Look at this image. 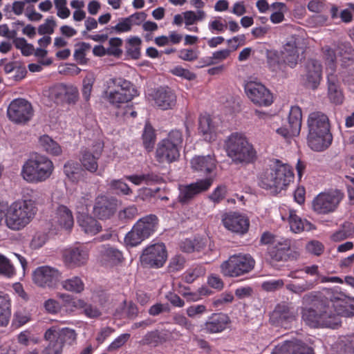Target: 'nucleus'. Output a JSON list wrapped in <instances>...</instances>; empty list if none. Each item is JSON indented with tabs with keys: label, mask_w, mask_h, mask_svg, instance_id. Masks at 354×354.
I'll list each match as a JSON object with an SVG mask.
<instances>
[{
	"label": "nucleus",
	"mask_w": 354,
	"mask_h": 354,
	"mask_svg": "<svg viewBox=\"0 0 354 354\" xmlns=\"http://www.w3.org/2000/svg\"><path fill=\"white\" fill-rule=\"evenodd\" d=\"M301 319L313 328H328L335 329L341 326V317L333 304L328 300L321 302L317 309L305 306L301 309Z\"/></svg>",
	"instance_id": "obj_1"
},
{
	"label": "nucleus",
	"mask_w": 354,
	"mask_h": 354,
	"mask_svg": "<svg viewBox=\"0 0 354 354\" xmlns=\"http://www.w3.org/2000/svg\"><path fill=\"white\" fill-rule=\"evenodd\" d=\"M307 125L308 146L315 151L327 149L333 140L328 117L321 111L312 112L308 115Z\"/></svg>",
	"instance_id": "obj_2"
},
{
	"label": "nucleus",
	"mask_w": 354,
	"mask_h": 354,
	"mask_svg": "<svg viewBox=\"0 0 354 354\" xmlns=\"http://www.w3.org/2000/svg\"><path fill=\"white\" fill-rule=\"evenodd\" d=\"M294 179L292 167L275 160L274 164L265 169L258 176L259 186L273 194L285 189Z\"/></svg>",
	"instance_id": "obj_3"
},
{
	"label": "nucleus",
	"mask_w": 354,
	"mask_h": 354,
	"mask_svg": "<svg viewBox=\"0 0 354 354\" xmlns=\"http://www.w3.org/2000/svg\"><path fill=\"white\" fill-rule=\"evenodd\" d=\"M227 156L235 165H245L257 159V151L246 136L241 133L230 134L225 141Z\"/></svg>",
	"instance_id": "obj_4"
},
{
	"label": "nucleus",
	"mask_w": 354,
	"mask_h": 354,
	"mask_svg": "<svg viewBox=\"0 0 354 354\" xmlns=\"http://www.w3.org/2000/svg\"><path fill=\"white\" fill-rule=\"evenodd\" d=\"M37 209L32 200H19L7 206L5 223L12 230H21L30 223Z\"/></svg>",
	"instance_id": "obj_5"
},
{
	"label": "nucleus",
	"mask_w": 354,
	"mask_h": 354,
	"mask_svg": "<svg viewBox=\"0 0 354 354\" xmlns=\"http://www.w3.org/2000/svg\"><path fill=\"white\" fill-rule=\"evenodd\" d=\"M53 171V162L48 157L36 155L24 163L21 176L27 183L37 184L48 180Z\"/></svg>",
	"instance_id": "obj_6"
},
{
	"label": "nucleus",
	"mask_w": 354,
	"mask_h": 354,
	"mask_svg": "<svg viewBox=\"0 0 354 354\" xmlns=\"http://www.w3.org/2000/svg\"><path fill=\"white\" fill-rule=\"evenodd\" d=\"M138 95L133 84L123 78H111L107 81V88L104 92L105 100L115 108L130 102Z\"/></svg>",
	"instance_id": "obj_7"
},
{
	"label": "nucleus",
	"mask_w": 354,
	"mask_h": 354,
	"mask_svg": "<svg viewBox=\"0 0 354 354\" xmlns=\"http://www.w3.org/2000/svg\"><path fill=\"white\" fill-rule=\"evenodd\" d=\"M183 142L182 132L177 129L171 130L157 145L155 156L156 161L160 164H171L178 160Z\"/></svg>",
	"instance_id": "obj_8"
},
{
	"label": "nucleus",
	"mask_w": 354,
	"mask_h": 354,
	"mask_svg": "<svg viewBox=\"0 0 354 354\" xmlns=\"http://www.w3.org/2000/svg\"><path fill=\"white\" fill-rule=\"evenodd\" d=\"M158 227V218L155 214H149L140 218L133 225L124 237L127 245L135 247L151 236Z\"/></svg>",
	"instance_id": "obj_9"
},
{
	"label": "nucleus",
	"mask_w": 354,
	"mask_h": 354,
	"mask_svg": "<svg viewBox=\"0 0 354 354\" xmlns=\"http://www.w3.org/2000/svg\"><path fill=\"white\" fill-rule=\"evenodd\" d=\"M255 261L248 254H234L223 261L220 266L221 273L229 277H239L251 272Z\"/></svg>",
	"instance_id": "obj_10"
},
{
	"label": "nucleus",
	"mask_w": 354,
	"mask_h": 354,
	"mask_svg": "<svg viewBox=\"0 0 354 354\" xmlns=\"http://www.w3.org/2000/svg\"><path fill=\"white\" fill-rule=\"evenodd\" d=\"M343 198L344 194L337 189L322 192L313 199V209L319 214L332 213L337 209Z\"/></svg>",
	"instance_id": "obj_11"
},
{
	"label": "nucleus",
	"mask_w": 354,
	"mask_h": 354,
	"mask_svg": "<svg viewBox=\"0 0 354 354\" xmlns=\"http://www.w3.org/2000/svg\"><path fill=\"white\" fill-rule=\"evenodd\" d=\"M33 114L32 104L24 98L13 100L7 109L8 119L16 124H26L32 119Z\"/></svg>",
	"instance_id": "obj_12"
},
{
	"label": "nucleus",
	"mask_w": 354,
	"mask_h": 354,
	"mask_svg": "<svg viewBox=\"0 0 354 354\" xmlns=\"http://www.w3.org/2000/svg\"><path fill=\"white\" fill-rule=\"evenodd\" d=\"M167 259V251L164 243H156L143 250L140 260L141 264L149 268H162Z\"/></svg>",
	"instance_id": "obj_13"
},
{
	"label": "nucleus",
	"mask_w": 354,
	"mask_h": 354,
	"mask_svg": "<svg viewBox=\"0 0 354 354\" xmlns=\"http://www.w3.org/2000/svg\"><path fill=\"white\" fill-rule=\"evenodd\" d=\"M213 183L212 178H206L198 180L195 183L189 185H179L178 202L181 204H188L197 195L209 189Z\"/></svg>",
	"instance_id": "obj_14"
},
{
	"label": "nucleus",
	"mask_w": 354,
	"mask_h": 354,
	"mask_svg": "<svg viewBox=\"0 0 354 354\" xmlns=\"http://www.w3.org/2000/svg\"><path fill=\"white\" fill-rule=\"evenodd\" d=\"M117 208L115 198L104 194H99L95 198L92 214L97 219L106 221L114 216Z\"/></svg>",
	"instance_id": "obj_15"
},
{
	"label": "nucleus",
	"mask_w": 354,
	"mask_h": 354,
	"mask_svg": "<svg viewBox=\"0 0 354 354\" xmlns=\"http://www.w3.org/2000/svg\"><path fill=\"white\" fill-rule=\"evenodd\" d=\"M62 279V272L48 266L37 267L32 272V281L38 286L54 288Z\"/></svg>",
	"instance_id": "obj_16"
},
{
	"label": "nucleus",
	"mask_w": 354,
	"mask_h": 354,
	"mask_svg": "<svg viewBox=\"0 0 354 354\" xmlns=\"http://www.w3.org/2000/svg\"><path fill=\"white\" fill-rule=\"evenodd\" d=\"M244 88L248 97L254 104L268 106L273 102L272 94L261 83L250 81L245 84Z\"/></svg>",
	"instance_id": "obj_17"
},
{
	"label": "nucleus",
	"mask_w": 354,
	"mask_h": 354,
	"mask_svg": "<svg viewBox=\"0 0 354 354\" xmlns=\"http://www.w3.org/2000/svg\"><path fill=\"white\" fill-rule=\"evenodd\" d=\"M49 97L57 104H75L79 97L77 87L58 84L49 89Z\"/></svg>",
	"instance_id": "obj_18"
},
{
	"label": "nucleus",
	"mask_w": 354,
	"mask_h": 354,
	"mask_svg": "<svg viewBox=\"0 0 354 354\" xmlns=\"http://www.w3.org/2000/svg\"><path fill=\"white\" fill-rule=\"evenodd\" d=\"M104 149V143L96 141L91 148L82 150L80 161L82 167L87 171L94 173L97 170V160L101 157Z\"/></svg>",
	"instance_id": "obj_19"
},
{
	"label": "nucleus",
	"mask_w": 354,
	"mask_h": 354,
	"mask_svg": "<svg viewBox=\"0 0 354 354\" xmlns=\"http://www.w3.org/2000/svg\"><path fill=\"white\" fill-rule=\"evenodd\" d=\"M222 223L226 229L239 234H245L250 226L248 216L235 212H230L223 214Z\"/></svg>",
	"instance_id": "obj_20"
},
{
	"label": "nucleus",
	"mask_w": 354,
	"mask_h": 354,
	"mask_svg": "<svg viewBox=\"0 0 354 354\" xmlns=\"http://www.w3.org/2000/svg\"><path fill=\"white\" fill-rule=\"evenodd\" d=\"M301 43V38L292 36L286 40L280 53L283 62L292 68H295L298 63Z\"/></svg>",
	"instance_id": "obj_21"
},
{
	"label": "nucleus",
	"mask_w": 354,
	"mask_h": 354,
	"mask_svg": "<svg viewBox=\"0 0 354 354\" xmlns=\"http://www.w3.org/2000/svg\"><path fill=\"white\" fill-rule=\"evenodd\" d=\"M230 317L224 313H214L201 325V331L206 334L221 333L229 328Z\"/></svg>",
	"instance_id": "obj_22"
},
{
	"label": "nucleus",
	"mask_w": 354,
	"mask_h": 354,
	"mask_svg": "<svg viewBox=\"0 0 354 354\" xmlns=\"http://www.w3.org/2000/svg\"><path fill=\"white\" fill-rule=\"evenodd\" d=\"M322 78V66L319 61L309 59L305 64V74L303 75L306 87L315 90L320 84Z\"/></svg>",
	"instance_id": "obj_23"
},
{
	"label": "nucleus",
	"mask_w": 354,
	"mask_h": 354,
	"mask_svg": "<svg viewBox=\"0 0 354 354\" xmlns=\"http://www.w3.org/2000/svg\"><path fill=\"white\" fill-rule=\"evenodd\" d=\"M296 317L297 313L293 308L288 304L281 303L276 306L271 319L274 323L287 328L296 320Z\"/></svg>",
	"instance_id": "obj_24"
},
{
	"label": "nucleus",
	"mask_w": 354,
	"mask_h": 354,
	"mask_svg": "<svg viewBox=\"0 0 354 354\" xmlns=\"http://www.w3.org/2000/svg\"><path fill=\"white\" fill-rule=\"evenodd\" d=\"M64 263L73 267L84 265L88 259V250L84 246L71 247L64 250L63 254Z\"/></svg>",
	"instance_id": "obj_25"
},
{
	"label": "nucleus",
	"mask_w": 354,
	"mask_h": 354,
	"mask_svg": "<svg viewBox=\"0 0 354 354\" xmlns=\"http://www.w3.org/2000/svg\"><path fill=\"white\" fill-rule=\"evenodd\" d=\"M156 106L162 110L173 109L176 104V95L168 86L160 87L152 95Z\"/></svg>",
	"instance_id": "obj_26"
},
{
	"label": "nucleus",
	"mask_w": 354,
	"mask_h": 354,
	"mask_svg": "<svg viewBox=\"0 0 354 354\" xmlns=\"http://www.w3.org/2000/svg\"><path fill=\"white\" fill-rule=\"evenodd\" d=\"M54 223L60 229L70 232L74 225L72 211L66 205H59L53 218Z\"/></svg>",
	"instance_id": "obj_27"
},
{
	"label": "nucleus",
	"mask_w": 354,
	"mask_h": 354,
	"mask_svg": "<svg viewBox=\"0 0 354 354\" xmlns=\"http://www.w3.org/2000/svg\"><path fill=\"white\" fill-rule=\"evenodd\" d=\"M192 168L204 175L211 174L216 167L214 155L196 156L191 160Z\"/></svg>",
	"instance_id": "obj_28"
},
{
	"label": "nucleus",
	"mask_w": 354,
	"mask_h": 354,
	"mask_svg": "<svg viewBox=\"0 0 354 354\" xmlns=\"http://www.w3.org/2000/svg\"><path fill=\"white\" fill-rule=\"evenodd\" d=\"M327 85V95L330 102L336 105L342 104L344 100V95L336 75L328 73Z\"/></svg>",
	"instance_id": "obj_29"
},
{
	"label": "nucleus",
	"mask_w": 354,
	"mask_h": 354,
	"mask_svg": "<svg viewBox=\"0 0 354 354\" xmlns=\"http://www.w3.org/2000/svg\"><path fill=\"white\" fill-rule=\"evenodd\" d=\"M94 216L82 213L77 217V223L82 230L91 235H95L102 230L101 224Z\"/></svg>",
	"instance_id": "obj_30"
},
{
	"label": "nucleus",
	"mask_w": 354,
	"mask_h": 354,
	"mask_svg": "<svg viewBox=\"0 0 354 354\" xmlns=\"http://www.w3.org/2000/svg\"><path fill=\"white\" fill-rule=\"evenodd\" d=\"M11 317V299L4 291L0 290V327H6Z\"/></svg>",
	"instance_id": "obj_31"
},
{
	"label": "nucleus",
	"mask_w": 354,
	"mask_h": 354,
	"mask_svg": "<svg viewBox=\"0 0 354 354\" xmlns=\"http://www.w3.org/2000/svg\"><path fill=\"white\" fill-rule=\"evenodd\" d=\"M288 221L290 230L295 233H299L304 230L309 231L313 228V224L310 222L301 218L293 209L289 210Z\"/></svg>",
	"instance_id": "obj_32"
},
{
	"label": "nucleus",
	"mask_w": 354,
	"mask_h": 354,
	"mask_svg": "<svg viewBox=\"0 0 354 354\" xmlns=\"http://www.w3.org/2000/svg\"><path fill=\"white\" fill-rule=\"evenodd\" d=\"M198 131L206 141L212 142L216 139L215 127L209 115L201 116L199 118Z\"/></svg>",
	"instance_id": "obj_33"
},
{
	"label": "nucleus",
	"mask_w": 354,
	"mask_h": 354,
	"mask_svg": "<svg viewBox=\"0 0 354 354\" xmlns=\"http://www.w3.org/2000/svg\"><path fill=\"white\" fill-rule=\"evenodd\" d=\"M73 53L74 60L80 65H86L89 59L86 55L91 49V45L84 41L78 42L75 44Z\"/></svg>",
	"instance_id": "obj_34"
},
{
	"label": "nucleus",
	"mask_w": 354,
	"mask_h": 354,
	"mask_svg": "<svg viewBox=\"0 0 354 354\" xmlns=\"http://www.w3.org/2000/svg\"><path fill=\"white\" fill-rule=\"evenodd\" d=\"M180 250L187 253L203 252L206 248V243L203 239H187L180 245Z\"/></svg>",
	"instance_id": "obj_35"
},
{
	"label": "nucleus",
	"mask_w": 354,
	"mask_h": 354,
	"mask_svg": "<svg viewBox=\"0 0 354 354\" xmlns=\"http://www.w3.org/2000/svg\"><path fill=\"white\" fill-rule=\"evenodd\" d=\"M39 142L43 149L50 155L57 156L62 154L60 145L48 135L41 136Z\"/></svg>",
	"instance_id": "obj_36"
},
{
	"label": "nucleus",
	"mask_w": 354,
	"mask_h": 354,
	"mask_svg": "<svg viewBox=\"0 0 354 354\" xmlns=\"http://www.w3.org/2000/svg\"><path fill=\"white\" fill-rule=\"evenodd\" d=\"M302 122V112L300 107L292 106L288 115V127L292 128L295 134H299Z\"/></svg>",
	"instance_id": "obj_37"
},
{
	"label": "nucleus",
	"mask_w": 354,
	"mask_h": 354,
	"mask_svg": "<svg viewBox=\"0 0 354 354\" xmlns=\"http://www.w3.org/2000/svg\"><path fill=\"white\" fill-rule=\"evenodd\" d=\"M267 62L269 68L275 73H284L287 64H286L281 54L277 52H270L267 57Z\"/></svg>",
	"instance_id": "obj_38"
},
{
	"label": "nucleus",
	"mask_w": 354,
	"mask_h": 354,
	"mask_svg": "<svg viewBox=\"0 0 354 354\" xmlns=\"http://www.w3.org/2000/svg\"><path fill=\"white\" fill-rule=\"evenodd\" d=\"M61 286L64 290L77 294L81 293L84 290V283L82 279L77 276L62 281Z\"/></svg>",
	"instance_id": "obj_39"
},
{
	"label": "nucleus",
	"mask_w": 354,
	"mask_h": 354,
	"mask_svg": "<svg viewBox=\"0 0 354 354\" xmlns=\"http://www.w3.org/2000/svg\"><path fill=\"white\" fill-rule=\"evenodd\" d=\"M167 340L166 333H160L158 330L148 332L142 338L141 342L144 345L157 346Z\"/></svg>",
	"instance_id": "obj_40"
},
{
	"label": "nucleus",
	"mask_w": 354,
	"mask_h": 354,
	"mask_svg": "<svg viewBox=\"0 0 354 354\" xmlns=\"http://www.w3.org/2000/svg\"><path fill=\"white\" fill-rule=\"evenodd\" d=\"M338 53L341 57V65L348 67L354 64V50L350 45L341 44L338 46Z\"/></svg>",
	"instance_id": "obj_41"
},
{
	"label": "nucleus",
	"mask_w": 354,
	"mask_h": 354,
	"mask_svg": "<svg viewBox=\"0 0 354 354\" xmlns=\"http://www.w3.org/2000/svg\"><path fill=\"white\" fill-rule=\"evenodd\" d=\"M142 143L145 149L151 151L156 142V134L153 127L149 122H146L142 135Z\"/></svg>",
	"instance_id": "obj_42"
},
{
	"label": "nucleus",
	"mask_w": 354,
	"mask_h": 354,
	"mask_svg": "<svg viewBox=\"0 0 354 354\" xmlns=\"http://www.w3.org/2000/svg\"><path fill=\"white\" fill-rule=\"evenodd\" d=\"M327 299H324V294L321 292L313 291L305 294L301 297V304L304 306L313 305V308L317 309V306L321 302H325Z\"/></svg>",
	"instance_id": "obj_43"
},
{
	"label": "nucleus",
	"mask_w": 354,
	"mask_h": 354,
	"mask_svg": "<svg viewBox=\"0 0 354 354\" xmlns=\"http://www.w3.org/2000/svg\"><path fill=\"white\" fill-rule=\"evenodd\" d=\"M317 284L316 281H305L301 283H295L290 282L286 284V288L290 292L301 295L305 292L313 289Z\"/></svg>",
	"instance_id": "obj_44"
},
{
	"label": "nucleus",
	"mask_w": 354,
	"mask_h": 354,
	"mask_svg": "<svg viewBox=\"0 0 354 354\" xmlns=\"http://www.w3.org/2000/svg\"><path fill=\"white\" fill-rule=\"evenodd\" d=\"M142 41L137 36L131 37L127 40V53L132 59H138L140 56Z\"/></svg>",
	"instance_id": "obj_45"
},
{
	"label": "nucleus",
	"mask_w": 354,
	"mask_h": 354,
	"mask_svg": "<svg viewBox=\"0 0 354 354\" xmlns=\"http://www.w3.org/2000/svg\"><path fill=\"white\" fill-rule=\"evenodd\" d=\"M102 257L105 261L111 263H118L122 261L123 254L121 251L117 248L108 246L102 252Z\"/></svg>",
	"instance_id": "obj_46"
},
{
	"label": "nucleus",
	"mask_w": 354,
	"mask_h": 354,
	"mask_svg": "<svg viewBox=\"0 0 354 354\" xmlns=\"http://www.w3.org/2000/svg\"><path fill=\"white\" fill-rule=\"evenodd\" d=\"M325 64L326 66V70H330V71L328 73H333L336 71V54L335 50H333L329 46H324L322 48Z\"/></svg>",
	"instance_id": "obj_47"
},
{
	"label": "nucleus",
	"mask_w": 354,
	"mask_h": 354,
	"mask_svg": "<svg viewBox=\"0 0 354 354\" xmlns=\"http://www.w3.org/2000/svg\"><path fill=\"white\" fill-rule=\"evenodd\" d=\"M109 186L118 195L127 196L132 194V190L129 185L122 180H112L109 183Z\"/></svg>",
	"instance_id": "obj_48"
},
{
	"label": "nucleus",
	"mask_w": 354,
	"mask_h": 354,
	"mask_svg": "<svg viewBox=\"0 0 354 354\" xmlns=\"http://www.w3.org/2000/svg\"><path fill=\"white\" fill-rule=\"evenodd\" d=\"M122 44L123 41L122 39L119 37L111 38L109 41V47L106 48L108 55L120 57L122 54V50L121 48Z\"/></svg>",
	"instance_id": "obj_49"
},
{
	"label": "nucleus",
	"mask_w": 354,
	"mask_h": 354,
	"mask_svg": "<svg viewBox=\"0 0 354 354\" xmlns=\"http://www.w3.org/2000/svg\"><path fill=\"white\" fill-rule=\"evenodd\" d=\"M131 28L129 19L127 17H124L120 19L119 22L115 26L106 28V30H109V34H120L129 32Z\"/></svg>",
	"instance_id": "obj_50"
},
{
	"label": "nucleus",
	"mask_w": 354,
	"mask_h": 354,
	"mask_svg": "<svg viewBox=\"0 0 354 354\" xmlns=\"http://www.w3.org/2000/svg\"><path fill=\"white\" fill-rule=\"evenodd\" d=\"M186 260L182 255L177 254L171 257L167 266V271L174 273L183 270L185 268Z\"/></svg>",
	"instance_id": "obj_51"
},
{
	"label": "nucleus",
	"mask_w": 354,
	"mask_h": 354,
	"mask_svg": "<svg viewBox=\"0 0 354 354\" xmlns=\"http://www.w3.org/2000/svg\"><path fill=\"white\" fill-rule=\"evenodd\" d=\"M323 292H324L325 295H324V299H327L330 304V302L336 301H344L346 296L344 293L339 290L337 287L332 288H324Z\"/></svg>",
	"instance_id": "obj_52"
},
{
	"label": "nucleus",
	"mask_w": 354,
	"mask_h": 354,
	"mask_svg": "<svg viewBox=\"0 0 354 354\" xmlns=\"http://www.w3.org/2000/svg\"><path fill=\"white\" fill-rule=\"evenodd\" d=\"M205 270L201 266L188 269L184 274V280L187 283H193L197 278L205 274Z\"/></svg>",
	"instance_id": "obj_53"
},
{
	"label": "nucleus",
	"mask_w": 354,
	"mask_h": 354,
	"mask_svg": "<svg viewBox=\"0 0 354 354\" xmlns=\"http://www.w3.org/2000/svg\"><path fill=\"white\" fill-rule=\"evenodd\" d=\"M230 55V50L229 49H223L216 51L212 53V57H207L204 61L205 65L210 66L215 64L218 62L226 59Z\"/></svg>",
	"instance_id": "obj_54"
},
{
	"label": "nucleus",
	"mask_w": 354,
	"mask_h": 354,
	"mask_svg": "<svg viewBox=\"0 0 354 354\" xmlns=\"http://www.w3.org/2000/svg\"><path fill=\"white\" fill-rule=\"evenodd\" d=\"M93 198V195L90 192H82L76 198L75 207L78 211L87 209Z\"/></svg>",
	"instance_id": "obj_55"
},
{
	"label": "nucleus",
	"mask_w": 354,
	"mask_h": 354,
	"mask_svg": "<svg viewBox=\"0 0 354 354\" xmlns=\"http://www.w3.org/2000/svg\"><path fill=\"white\" fill-rule=\"evenodd\" d=\"M15 274L14 266L5 256L0 254V275L11 277Z\"/></svg>",
	"instance_id": "obj_56"
},
{
	"label": "nucleus",
	"mask_w": 354,
	"mask_h": 354,
	"mask_svg": "<svg viewBox=\"0 0 354 354\" xmlns=\"http://www.w3.org/2000/svg\"><path fill=\"white\" fill-rule=\"evenodd\" d=\"M306 250L309 254L319 257L324 251V245L319 241L313 240L306 245Z\"/></svg>",
	"instance_id": "obj_57"
},
{
	"label": "nucleus",
	"mask_w": 354,
	"mask_h": 354,
	"mask_svg": "<svg viewBox=\"0 0 354 354\" xmlns=\"http://www.w3.org/2000/svg\"><path fill=\"white\" fill-rule=\"evenodd\" d=\"M56 26L57 24L53 17H48L38 27V33L41 35L53 34Z\"/></svg>",
	"instance_id": "obj_58"
},
{
	"label": "nucleus",
	"mask_w": 354,
	"mask_h": 354,
	"mask_svg": "<svg viewBox=\"0 0 354 354\" xmlns=\"http://www.w3.org/2000/svg\"><path fill=\"white\" fill-rule=\"evenodd\" d=\"M30 319V315L24 310H18L14 313L12 325L15 327H20Z\"/></svg>",
	"instance_id": "obj_59"
},
{
	"label": "nucleus",
	"mask_w": 354,
	"mask_h": 354,
	"mask_svg": "<svg viewBox=\"0 0 354 354\" xmlns=\"http://www.w3.org/2000/svg\"><path fill=\"white\" fill-rule=\"evenodd\" d=\"M138 214V209L135 205H131L118 213V218L120 221L127 222L133 219Z\"/></svg>",
	"instance_id": "obj_60"
},
{
	"label": "nucleus",
	"mask_w": 354,
	"mask_h": 354,
	"mask_svg": "<svg viewBox=\"0 0 354 354\" xmlns=\"http://www.w3.org/2000/svg\"><path fill=\"white\" fill-rule=\"evenodd\" d=\"M292 354H315L313 349L299 340L292 341Z\"/></svg>",
	"instance_id": "obj_61"
},
{
	"label": "nucleus",
	"mask_w": 354,
	"mask_h": 354,
	"mask_svg": "<svg viewBox=\"0 0 354 354\" xmlns=\"http://www.w3.org/2000/svg\"><path fill=\"white\" fill-rule=\"evenodd\" d=\"M199 52L198 50L192 48L180 49L178 53V57L184 61L193 62L198 57Z\"/></svg>",
	"instance_id": "obj_62"
},
{
	"label": "nucleus",
	"mask_w": 354,
	"mask_h": 354,
	"mask_svg": "<svg viewBox=\"0 0 354 354\" xmlns=\"http://www.w3.org/2000/svg\"><path fill=\"white\" fill-rule=\"evenodd\" d=\"M54 3L57 9V15L59 18L66 19L70 16L71 11L66 6V0H54Z\"/></svg>",
	"instance_id": "obj_63"
},
{
	"label": "nucleus",
	"mask_w": 354,
	"mask_h": 354,
	"mask_svg": "<svg viewBox=\"0 0 354 354\" xmlns=\"http://www.w3.org/2000/svg\"><path fill=\"white\" fill-rule=\"evenodd\" d=\"M64 342L61 340L57 339L55 342H49L41 354H61Z\"/></svg>",
	"instance_id": "obj_64"
}]
</instances>
